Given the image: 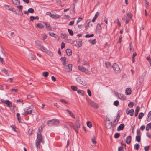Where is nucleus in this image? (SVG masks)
Listing matches in <instances>:
<instances>
[{
	"label": "nucleus",
	"mask_w": 151,
	"mask_h": 151,
	"mask_svg": "<svg viewBox=\"0 0 151 151\" xmlns=\"http://www.w3.org/2000/svg\"><path fill=\"white\" fill-rule=\"evenodd\" d=\"M99 12H97L96 13L94 17L97 18L98 16L99 15Z\"/></svg>",
	"instance_id": "nucleus-63"
},
{
	"label": "nucleus",
	"mask_w": 151,
	"mask_h": 151,
	"mask_svg": "<svg viewBox=\"0 0 151 151\" xmlns=\"http://www.w3.org/2000/svg\"><path fill=\"white\" fill-rule=\"evenodd\" d=\"M1 71L4 73L6 75H9L8 72L7 70L5 68H2L1 69Z\"/></svg>",
	"instance_id": "nucleus-34"
},
{
	"label": "nucleus",
	"mask_w": 151,
	"mask_h": 151,
	"mask_svg": "<svg viewBox=\"0 0 151 151\" xmlns=\"http://www.w3.org/2000/svg\"><path fill=\"white\" fill-rule=\"evenodd\" d=\"M144 114L142 113V112H141V113H140L139 114V116H138V118L139 119H141L142 117H143V116H144Z\"/></svg>",
	"instance_id": "nucleus-38"
},
{
	"label": "nucleus",
	"mask_w": 151,
	"mask_h": 151,
	"mask_svg": "<svg viewBox=\"0 0 151 151\" xmlns=\"http://www.w3.org/2000/svg\"><path fill=\"white\" fill-rule=\"evenodd\" d=\"M112 126V124L111 122H109L106 124V127L108 129H110Z\"/></svg>",
	"instance_id": "nucleus-30"
},
{
	"label": "nucleus",
	"mask_w": 151,
	"mask_h": 151,
	"mask_svg": "<svg viewBox=\"0 0 151 151\" xmlns=\"http://www.w3.org/2000/svg\"><path fill=\"white\" fill-rule=\"evenodd\" d=\"M132 17V15L131 12H128L126 15V18H123L122 20L124 21H125L126 24H128L130 20Z\"/></svg>",
	"instance_id": "nucleus-4"
},
{
	"label": "nucleus",
	"mask_w": 151,
	"mask_h": 151,
	"mask_svg": "<svg viewBox=\"0 0 151 151\" xmlns=\"http://www.w3.org/2000/svg\"><path fill=\"white\" fill-rule=\"evenodd\" d=\"M78 70L82 72H85V73L87 75L90 74L88 70L86 68L84 67L81 66H79L78 67Z\"/></svg>",
	"instance_id": "nucleus-8"
},
{
	"label": "nucleus",
	"mask_w": 151,
	"mask_h": 151,
	"mask_svg": "<svg viewBox=\"0 0 151 151\" xmlns=\"http://www.w3.org/2000/svg\"><path fill=\"white\" fill-rule=\"evenodd\" d=\"M116 23L119 26H121V24L119 22V19L118 18L116 19Z\"/></svg>",
	"instance_id": "nucleus-61"
},
{
	"label": "nucleus",
	"mask_w": 151,
	"mask_h": 151,
	"mask_svg": "<svg viewBox=\"0 0 151 151\" xmlns=\"http://www.w3.org/2000/svg\"><path fill=\"white\" fill-rule=\"evenodd\" d=\"M140 136L139 135H138L136 137V140L138 142H140Z\"/></svg>",
	"instance_id": "nucleus-44"
},
{
	"label": "nucleus",
	"mask_w": 151,
	"mask_h": 151,
	"mask_svg": "<svg viewBox=\"0 0 151 151\" xmlns=\"http://www.w3.org/2000/svg\"><path fill=\"white\" fill-rule=\"evenodd\" d=\"M33 108V106L32 105H31L29 107L25 108L24 110V112H22V114L24 116L30 114L32 113Z\"/></svg>",
	"instance_id": "nucleus-1"
},
{
	"label": "nucleus",
	"mask_w": 151,
	"mask_h": 151,
	"mask_svg": "<svg viewBox=\"0 0 151 151\" xmlns=\"http://www.w3.org/2000/svg\"><path fill=\"white\" fill-rule=\"evenodd\" d=\"M46 53L51 57L53 55V53H52V52H51V51H49L48 50V52H46Z\"/></svg>",
	"instance_id": "nucleus-39"
},
{
	"label": "nucleus",
	"mask_w": 151,
	"mask_h": 151,
	"mask_svg": "<svg viewBox=\"0 0 151 151\" xmlns=\"http://www.w3.org/2000/svg\"><path fill=\"white\" fill-rule=\"evenodd\" d=\"M124 124H121L118 127L117 130L118 131L120 130H122L124 129Z\"/></svg>",
	"instance_id": "nucleus-22"
},
{
	"label": "nucleus",
	"mask_w": 151,
	"mask_h": 151,
	"mask_svg": "<svg viewBox=\"0 0 151 151\" xmlns=\"http://www.w3.org/2000/svg\"><path fill=\"white\" fill-rule=\"evenodd\" d=\"M119 102L117 100L115 101L114 102V105L117 106L119 105Z\"/></svg>",
	"instance_id": "nucleus-45"
},
{
	"label": "nucleus",
	"mask_w": 151,
	"mask_h": 151,
	"mask_svg": "<svg viewBox=\"0 0 151 151\" xmlns=\"http://www.w3.org/2000/svg\"><path fill=\"white\" fill-rule=\"evenodd\" d=\"M65 46V44L64 42H62L61 45V48L62 49L64 48Z\"/></svg>",
	"instance_id": "nucleus-62"
},
{
	"label": "nucleus",
	"mask_w": 151,
	"mask_h": 151,
	"mask_svg": "<svg viewBox=\"0 0 151 151\" xmlns=\"http://www.w3.org/2000/svg\"><path fill=\"white\" fill-rule=\"evenodd\" d=\"M77 43L79 47H80L82 46V41L81 40H79L77 42Z\"/></svg>",
	"instance_id": "nucleus-31"
},
{
	"label": "nucleus",
	"mask_w": 151,
	"mask_h": 151,
	"mask_svg": "<svg viewBox=\"0 0 151 151\" xmlns=\"http://www.w3.org/2000/svg\"><path fill=\"white\" fill-rule=\"evenodd\" d=\"M134 110L133 109H131L130 110H129V113L130 114L131 116L133 115V114L134 113Z\"/></svg>",
	"instance_id": "nucleus-41"
},
{
	"label": "nucleus",
	"mask_w": 151,
	"mask_h": 151,
	"mask_svg": "<svg viewBox=\"0 0 151 151\" xmlns=\"http://www.w3.org/2000/svg\"><path fill=\"white\" fill-rule=\"evenodd\" d=\"M91 141L92 142L93 144H96V141L95 139V137L94 136L91 139Z\"/></svg>",
	"instance_id": "nucleus-47"
},
{
	"label": "nucleus",
	"mask_w": 151,
	"mask_h": 151,
	"mask_svg": "<svg viewBox=\"0 0 151 151\" xmlns=\"http://www.w3.org/2000/svg\"><path fill=\"white\" fill-rule=\"evenodd\" d=\"M72 124H73V127L74 129L76 132L77 133H78V128L80 127V124H79L78 125L76 124L73 125L72 123Z\"/></svg>",
	"instance_id": "nucleus-15"
},
{
	"label": "nucleus",
	"mask_w": 151,
	"mask_h": 151,
	"mask_svg": "<svg viewBox=\"0 0 151 151\" xmlns=\"http://www.w3.org/2000/svg\"><path fill=\"white\" fill-rule=\"evenodd\" d=\"M35 43L36 45L38 46L39 47V45H41L40 42L38 40H36L35 42Z\"/></svg>",
	"instance_id": "nucleus-43"
},
{
	"label": "nucleus",
	"mask_w": 151,
	"mask_h": 151,
	"mask_svg": "<svg viewBox=\"0 0 151 151\" xmlns=\"http://www.w3.org/2000/svg\"><path fill=\"white\" fill-rule=\"evenodd\" d=\"M17 7L19 9V11H21L22 10L23 6L22 5H19L17 6Z\"/></svg>",
	"instance_id": "nucleus-54"
},
{
	"label": "nucleus",
	"mask_w": 151,
	"mask_h": 151,
	"mask_svg": "<svg viewBox=\"0 0 151 151\" xmlns=\"http://www.w3.org/2000/svg\"><path fill=\"white\" fill-rule=\"evenodd\" d=\"M151 128V123H149L148 124H147V125L146 128V130L148 131Z\"/></svg>",
	"instance_id": "nucleus-33"
},
{
	"label": "nucleus",
	"mask_w": 151,
	"mask_h": 151,
	"mask_svg": "<svg viewBox=\"0 0 151 151\" xmlns=\"http://www.w3.org/2000/svg\"><path fill=\"white\" fill-rule=\"evenodd\" d=\"M19 115H20V114L19 113H17V119H18V121H19V122H20V121L21 120V119L19 117Z\"/></svg>",
	"instance_id": "nucleus-58"
},
{
	"label": "nucleus",
	"mask_w": 151,
	"mask_h": 151,
	"mask_svg": "<svg viewBox=\"0 0 151 151\" xmlns=\"http://www.w3.org/2000/svg\"><path fill=\"white\" fill-rule=\"evenodd\" d=\"M119 118V115H118L116 117V118L115 119L114 121V123H117Z\"/></svg>",
	"instance_id": "nucleus-48"
},
{
	"label": "nucleus",
	"mask_w": 151,
	"mask_h": 151,
	"mask_svg": "<svg viewBox=\"0 0 151 151\" xmlns=\"http://www.w3.org/2000/svg\"><path fill=\"white\" fill-rule=\"evenodd\" d=\"M87 126L89 128H91L92 126L91 122L89 121H87L86 123Z\"/></svg>",
	"instance_id": "nucleus-40"
},
{
	"label": "nucleus",
	"mask_w": 151,
	"mask_h": 151,
	"mask_svg": "<svg viewBox=\"0 0 151 151\" xmlns=\"http://www.w3.org/2000/svg\"><path fill=\"white\" fill-rule=\"evenodd\" d=\"M68 31L69 32V34L71 36H73V31H72L71 30L68 29Z\"/></svg>",
	"instance_id": "nucleus-46"
},
{
	"label": "nucleus",
	"mask_w": 151,
	"mask_h": 151,
	"mask_svg": "<svg viewBox=\"0 0 151 151\" xmlns=\"http://www.w3.org/2000/svg\"><path fill=\"white\" fill-rule=\"evenodd\" d=\"M67 55L68 56H71L72 54V52L70 49H68L66 50Z\"/></svg>",
	"instance_id": "nucleus-21"
},
{
	"label": "nucleus",
	"mask_w": 151,
	"mask_h": 151,
	"mask_svg": "<svg viewBox=\"0 0 151 151\" xmlns=\"http://www.w3.org/2000/svg\"><path fill=\"white\" fill-rule=\"evenodd\" d=\"M1 102L2 103L5 104L7 107H10L12 106V103L8 100H4V99L1 100Z\"/></svg>",
	"instance_id": "nucleus-9"
},
{
	"label": "nucleus",
	"mask_w": 151,
	"mask_h": 151,
	"mask_svg": "<svg viewBox=\"0 0 151 151\" xmlns=\"http://www.w3.org/2000/svg\"><path fill=\"white\" fill-rule=\"evenodd\" d=\"M42 36L43 37V40H45L47 38V36L45 34H43Z\"/></svg>",
	"instance_id": "nucleus-64"
},
{
	"label": "nucleus",
	"mask_w": 151,
	"mask_h": 151,
	"mask_svg": "<svg viewBox=\"0 0 151 151\" xmlns=\"http://www.w3.org/2000/svg\"><path fill=\"white\" fill-rule=\"evenodd\" d=\"M65 111H66L68 114L73 118L74 119L75 118L74 114L71 111L68 109H66Z\"/></svg>",
	"instance_id": "nucleus-17"
},
{
	"label": "nucleus",
	"mask_w": 151,
	"mask_h": 151,
	"mask_svg": "<svg viewBox=\"0 0 151 151\" xmlns=\"http://www.w3.org/2000/svg\"><path fill=\"white\" fill-rule=\"evenodd\" d=\"M120 136V134L119 133H116L114 135V137L116 138H118Z\"/></svg>",
	"instance_id": "nucleus-56"
},
{
	"label": "nucleus",
	"mask_w": 151,
	"mask_h": 151,
	"mask_svg": "<svg viewBox=\"0 0 151 151\" xmlns=\"http://www.w3.org/2000/svg\"><path fill=\"white\" fill-rule=\"evenodd\" d=\"M34 12V9L32 8H30L28 9V11H24V14L27 15H28L29 13H33Z\"/></svg>",
	"instance_id": "nucleus-14"
},
{
	"label": "nucleus",
	"mask_w": 151,
	"mask_h": 151,
	"mask_svg": "<svg viewBox=\"0 0 151 151\" xmlns=\"http://www.w3.org/2000/svg\"><path fill=\"white\" fill-rule=\"evenodd\" d=\"M71 88L74 91H76L78 90V88L77 86H71Z\"/></svg>",
	"instance_id": "nucleus-36"
},
{
	"label": "nucleus",
	"mask_w": 151,
	"mask_h": 151,
	"mask_svg": "<svg viewBox=\"0 0 151 151\" xmlns=\"http://www.w3.org/2000/svg\"><path fill=\"white\" fill-rule=\"evenodd\" d=\"M112 68L114 72L116 73H119L120 72V70L119 66L118 64L116 63L113 64Z\"/></svg>",
	"instance_id": "nucleus-7"
},
{
	"label": "nucleus",
	"mask_w": 151,
	"mask_h": 151,
	"mask_svg": "<svg viewBox=\"0 0 151 151\" xmlns=\"http://www.w3.org/2000/svg\"><path fill=\"white\" fill-rule=\"evenodd\" d=\"M151 120V111H150L147 115V120L150 121Z\"/></svg>",
	"instance_id": "nucleus-28"
},
{
	"label": "nucleus",
	"mask_w": 151,
	"mask_h": 151,
	"mask_svg": "<svg viewBox=\"0 0 151 151\" xmlns=\"http://www.w3.org/2000/svg\"><path fill=\"white\" fill-rule=\"evenodd\" d=\"M101 29V26L100 24L98 23L97 24L96 26V30L99 32H100Z\"/></svg>",
	"instance_id": "nucleus-29"
},
{
	"label": "nucleus",
	"mask_w": 151,
	"mask_h": 151,
	"mask_svg": "<svg viewBox=\"0 0 151 151\" xmlns=\"http://www.w3.org/2000/svg\"><path fill=\"white\" fill-rule=\"evenodd\" d=\"M52 18L54 19H58L60 18V16L59 15L56 14H52L51 17Z\"/></svg>",
	"instance_id": "nucleus-18"
},
{
	"label": "nucleus",
	"mask_w": 151,
	"mask_h": 151,
	"mask_svg": "<svg viewBox=\"0 0 151 151\" xmlns=\"http://www.w3.org/2000/svg\"><path fill=\"white\" fill-rule=\"evenodd\" d=\"M147 59L148 60L149 63L151 66V59L150 58V56H148L147 57Z\"/></svg>",
	"instance_id": "nucleus-50"
},
{
	"label": "nucleus",
	"mask_w": 151,
	"mask_h": 151,
	"mask_svg": "<svg viewBox=\"0 0 151 151\" xmlns=\"http://www.w3.org/2000/svg\"><path fill=\"white\" fill-rule=\"evenodd\" d=\"M59 121L58 119H52L49 120L47 122V124L49 126L57 125L59 124Z\"/></svg>",
	"instance_id": "nucleus-5"
},
{
	"label": "nucleus",
	"mask_w": 151,
	"mask_h": 151,
	"mask_svg": "<svg viewBox=\"0 0 151 151\" xmlns=\"http://www.w3.org/2000/svg\"><path fill=\"white\" fill-rule=\"evenodd\" d=\"M131 140V137L130 136H128L126 139V142L127 144H129Z\"/></svg>",
	"instance_id": "nucleus-19"
},
{
	"label": "nucleus",
	"mask_w": 151,
	"mask_h": 151,
	"mask_svg": "<svg viewBox=\"0 0 151 151\" xmlns=\"http://www.w3.org/2000/svg\"><path fill=\"white\" fill-rule=\"evenodd\" d=\"M77 93L82 96H83L84 95L85 93L84 91L81 90H78Z\"/></svg>",
	"instance_id": "nucleus-27"
},
{
	"label": "nucleus",
	"mask_w": 151,
	"mask_h": 151,
	"mask_svg": "<svg viewBox=\"0 0 151 151\" xmlns=\"http://www.w3.org/2000/svg\"><path fill=\"white\" fill-rule=\"evenodd\" d=\"M106 67L109 69H110L111 67V65L109 63L106 62L105 63Z\"/></svg>",
	"instance_id": "nucleus-32"
},
{
	"label": "nucleus",
	"mask_w": 151,
	"mask_h": 151,
	"mask_svg": "<svg viewBox=\"0 0 151 151\" xmlns=\"http://www.w3.org/2000/svg\"><path fill=\"white\" fill-rule=\"evenodd\" d=\"M41 142L43 143L44 141L42 139V136L41 134H40V133H37V137L36 142V146L37 147H38L39 148H40V143Z\"/></svg>",
	"instance_id": "nucleus-2"
},
{
	"label": "nucleus",
	"mask_w": 151,
	"mask_h": 151,
	"mask_svg": "<svg viewBox=\"0 0 151 151\" xmlns=\"http://www.w3.org/2000/svg\"><path fill=\"white\" fill-rule=\"evenodd\" d=\"M134 105V103L133 102H130L129 104H128V106L130 108L132 107Z\"/></svg>",
	"instance_id": "nucleus-49"
},
{
	"label": "nucleus",
	"mask_w": 151,
	"mask_h": 151,
	"mask_svg": "<svg viewBox=\"0 0 151 151\" xmlns=\"http://www.w3.org/2000/svg\"><path fill=\"white\" fill-rule=\"evenodd\" d=\"M13 4L15 5H17L20 4L19 1L18 0H12Z\"/></svg>",
	"instance_id": "nucleus-24"
},
{
	"label": "nucleus",
	"mask_w": 151,
	"mask_h": 151,
	"mask_svg": "<svg viewBox=\"0 0 151 151\" xmlns=\"http://www.w3.org/2000/svg\"><path fill=\"white\" fill-rule=\"evenodd\" d=\"M77 81L79 83L83 85L84 84L83 82L81 81V79L80 77H78L76 79Z\"/></svg>",
	"instance_id": "nucleus-25"
},
{
	"label": "nucleus",
	"mask_w": 151,
	"mask_h": 151,
	"mask_svg": "<svg viewBox=\"0 0 151 151\" xmlns=\"http://www.w3.org/2000/svg\"><path fill=\"white\" fill-rule=\"evenodd\" d=\"M66 36V35L65 34L62 33L61 34V37L63 39L65 38Z\"/></svg>",
	"instance_id": "nucleus-57"
},
{
	"label": "nucleus",
	"mask_w": 151,
	"mask_h": 151,
	"mask_svg": "<svg viewBox=\"0 0 151 151\" xmlns=\"http://www.w3.org/2000/svg\"><path fill=\"white\" fill-rule=\"evenodd\" d=\"M60 60L62 61V64L64 66L68 64V60L65 57H62L61 58Z\"/></svg>",
	"instance_id": "nucleus-12"
},
{
	"label": "nucleus",
	"mask_w": 151,
	"mask_h": 151,
	"mask_svg": "<svg viewBox=\"0 0 151 151\" xmlns=\"http://www.w3.org/2000/svg\"><path fill=\"white\" fill-rule=\"evenodd\" d=\"M60 101H61L62 102H64L65 104H69V103L67 101L63 99H60Z\"/></svg>",
	"instance_id": "nucleus-51"
},
{
	"label": "nucleus",
	"mask_w": 151,
	"mask_h": 151,
	"mask_svg": "<svg viewBox=\"0 0 151 151\" xmlns=\"http://www.w3.org/2000/svg\"><path fill=\"white\" fill-rule=\"evenodd\" d=\"M83 65L87 66L89 65V63L88 62L86 61H83Z\"/></svg>",
	"instance_id": "nucleus-52"
},
{
	"label": "nucleus",
	"mask_w": 151,
	"mask_h": 151,
	"mask_svg": "<svg viewBox=\"0 0 151 151\" xmlns=\"http://www.w3.org/2000/svg\"><path fill=\"white\" fill-rule=\"evenodd\" d=\"M82 19H83V18L81 17H79L77 21L76 24H77Z\"/></svg>",
	"instance_id": "nucleus-59"
},
{
	"label": "nucleus",
	"mask_w": 151,
	"mask_h": 151,
	"mask_svg": "<svg viewBox=\"0 0 151 151\" xmlns=\"http://www.w3.org/2000/svg\"><path fill=\"white\" fill-rule=\"evenodd\" d=\"M39 49L42 52L46 53L48 52V50L42 45H39Z\"/></svg>",
	"instance_id": "nucleus-13"
},
{
	"label": "nucleus",
	"mask_w": 151,
	"mask_h": 151,
	"mask_svg": "<svg viewBox=\"0 0 151 151\" xmlns=\"http://www.w3.org/2000/svg\"><path fill=\"white\" fill-rule=\"evenodd\" d=\"M45 25L46 29L49 30H51V28L49 24H48L46 22H44Z\"/></svg>",
	"instance_id": "nucleus-26"
},
{
	"label": "nucleus",
	"mask_w": 151,
	"mask_h": 151,
	"mask_svg": "<svg viewBox=\"0 0 151 151\" xmlns=\"http://www.w3.org/2000/svg\"><path fill=\"white\" fill-rule=\"evenodd\" d=\"M125 93L127 95H130L131 93V90L130 88H127L125 90Z\"/></svg>",
	"instance_id": "nucleus-23"
},
{
	"label": "nucleus",
	"mask_w": 151,
	"mask_h": 151,
	"mask_svg": "<svg viewBox=\"0 0 151 151\" xmlns=\"http://www.w3.org/2000/svg\"><path fill=\"white\" fill-rule=\"evenodd\" d=\"M88 104L91 107L96 108H98L99 107L98 105L95 103L93 101L90 99L87 100Z\"/></svg>",
	"instance_id": "nucleus-6"
},
{
	"label": "nucleus",
	"mask_w": 151,
	"mask_h": 151,
	"mask_svg": "<svg viewBox=\"0 0 151 151\" xmlns=\"http://www.w3.org/2000/svg\"><path fill=\"white\" fill-rule=\"evenodd\" d=\"M116 96L121 100H125L126 99V97L125 96L121 93H116Z\"/></svg>",
	"instance_id": "nucleus-11"
},
{
	"label": "nucleus",
	"mask_w": 151,
	"mask_h": 151,
	"mask_svg": "<svg viewBox=\"0 0 151 151\" xmlns=\"http://www.w3.org/2000/svg\"><path fill=\"white\" fill-rule=\"evenodd\" d=\"M93 34H90V35L88 34L85 36V37L86 38H89L90 37H93Z\"/></svg>",
	"instance_id": "nucleus-53"
},
{
	"label": "nucleus",
	"mask_w": 151,
	"mask_h": 151,
	"mask_svg": "<svg viewBox=\"0 0 151 151\" xmlns=\"http://www.w3.org/2000/svg\"><path fill=\"white\" fill-rule=\"evenodd\" d=\"M146 72H145L142 74L141 76L139 77V83L140 85L141 84L142 82L144 80V78L146 75Z\"/></svg>",
	"instance_id": "nucleus-10"
},
{
	"label": "nucleus",
	"mask_w": 151,
	"mask_h": 151,
	"mask_svg": "<svg viewBox=\"0 0 151 151\" xmlns=\"http://www.w3.org/2000/svg\"><path fill=\"white\" fill-rule=\"evenodd\" d=\"M146 2V6L147 8H148L149 7V2L147 1V0H144Z\"/></svg>",
	"instance_id": "nucleus-60"
},
{
	"label": "nucleus",
	"mask_w": 151,
	"mask_h": 151,
	"mask_svg": "<svg viewBox=\"0 0 151 151\" xmlns=\"http://www.w3.org/2000/svg\"><path fill=\"white\" fill-rule=\"evenodd\" d=\"M42 75L45 77H47L48 76L49 73L47 72H44L42 73Z\"/></svg>",
	"instance_id": "nucleus-35"
},
{
	"label": "nucleus",
	"mask_w": 151,
	"mask_h": 151,
	"mask_svg": "<svg viewBox=\"0 0 151 151\" xmlns=\"http://www.w3.org/2000/svg\"><path fill=\"white\" fill-rule=\"evenodd\" d=\"M28 59L30 60H34L36 59V56L32 54H30L28 55Z\"/></svg>",
	"instance_id": "nucleus-16"
},
{
	"label": "nucleus",
	"mask_w": 151,
	"mask_h": 151,
	"mask_svg": "<svg viewBox=\"0 0 151 151\" xmlns=\"http://www.w3.org/2000/svg\"><path fill=\"white\" fill-rule=\"evenodd\" d=\"M35 27L37 28H42L44 27V26L42 23H39L35 25Z\"/></svg>",
	"instance_id": "nucleus-20"
},
{
	"label": "nucleus",
	"mask_w": 151,
	"mask_h": 151,
	"mask_svg": "<svg viewBox=\"0 0 151 151\" xmlns=\"http://www.w3.org/2000/svg\"><path fill=\"white\" fill-rule=\"evenodd\" d=\"M90 42L91 43L92 45H94L96 44V39H94L93 40H90Z\"/></svg>",
	"instance_id": "nucleus-42"
},
{
	"label": "nucleus",
	"mask_w": 151,
	"mask_h": 151,
	"mask_svg": "<svg viewBox=\"0 0 151 151\" xmlns=\"http://www.w3.org/2000/svg\"><path fill=\"white\" fill-rule=\"evenodd\" d=\"M139 144H136L134 145V149L136 150H137L139 149Z\"/></svg>",
	"instance_id": "nucleus-37"
},
{
	"label": "nucleus",
	"mask_w": 151,
	"mask_h": 151,
	"mask_svg": "<svg viewBox=\"0 0 151 151\" xmlns=\"http://www.w3.org/2000/svg\"><path fill=\"white\" fill-rule=\"evenodd\" d=\"M72 64H68L64 66L63 70L65 72H70L72 70Z\"/></svg>",
	"instance_id": "nucleus-3"
},
{
	"label": "nucleus",
	"mask_w": 151,
	"mask_h": 151,
	"mask_svg": "<svg viewBox=\"0 0 151 151\" xmlns=\"http://www.w3.org/2000/svg\"><path fill=\"white\" fill-rule=\"evenodd\" d=\"M42 127H39L38 128V132L37 133H40V134H41V132H42Z\"/></svg>",
	"instance_id": "nucleus-55"
}]
</instances>
